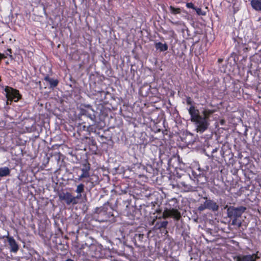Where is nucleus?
Instances as JSON below:
<instances>
[{
    "label": "nucleus",
    "instance_id": "obj_26",
    "mask_svg": "<svg viewBox=\"0 0 261 261\" xmlns=\"http://www.w3.org/2000/svg\"><path fill=\"white\" fill-rule=\"evenodd\" d=\"M194 10L196 11V13L198 15L204 16L205 15V12L203 11L201 8L195 7Z\"/></svg>",
    "mask_w": 261,
    "mask_h": 261
},
{
    "label": "nucleus",
    "instance_id": "obj_38",
    "mask_svg": "<svg viewBox=\"0 0 261 261\" xmlns=\"http://www.w3.org/2000/svg\"><path fill=\"white\" fill-rule=\"evenodd\" d=\"M219 62H221L222 61V59H219L218 60Z\"/></svg>",
    "mask_w": 261,
    "mask_h": 261
},
{
    "label": "nucleus",
    "instance_id": "obj_14",
    "mask_svg": "<svg viewBox=\"0 0 261 261\" xmlns=\"http://www.w3.org/2000/svg\"><path fill=\"white\" fill-rule=\"evenodd\" d=\"M258 258L257 254L253 253L248 255H240L234 259L235 261H256Z\"/></svg>",
    "mask_w": 261,
    "mask_h": 261
},
{
    "label": "nucleus",
    "instance_id": "obj_36",
    "mask_svg": "<svg viewBox=\"0 0 261 261\" xmlns=\"http://www.w3.org/2000/svg\"><path fill=\"white\" fill-rule=\"evenodd\" d=\"M171 23L173 24H177V23H178V22H174L171 21Z\"/></svg>",
    "mask_w": 261,
    "mask_h": 261
},
{
    "label": "nucleus",
    "instance_id": "obj_31",
    "mask_svg": "<svg viewBox=\"0 0 261 261\" xmlns=\"http://www.w3.org/2000/svg\"><path fill=\"white\" fill-rule=\"evenodd\" d=\"M8 53H6L7 56H9L11 58H12V56L11 55L12 54V50L10 48H8L7 50Z\"/></svg>",
    "mask_w": 261,
    "mask_h": 261
},
{
    "label": "nucleus",
    "instance_id": "obj_11",
    "mask_svg": "<svg viewBox=\"0 0 261 261\" xmlns=\"http://www.w3.org/2000/svg\"><path fill=\"white\" fill-rule=\"evenodd\" d=\"M173 188L177 187L183 190L184 192H195L197 191V187L192 186L190 184H187L185 181H180L176 185H173Z\"/></svg>",
    "mask_w": 261,
    "mask_h": 261
},
{
    "label": "nucleus",
    "instance_id": "obj_16",
    "mask_svg": "<svg viewBox=\"0 0 261 261\" xmlns=\"http://www.w3.org/2000/svg\"><path fill=\"white\" fill-rule=\"evenodd\" d=\"M168 224V222L165 220H162L160 218L158 220H157L154 223V229L156 230H165L166 232L167 230H166L167 228V226Z\"/></svg>",
    "mask_w": 261,
    "mask_h": 261
},
{
    "label": "nucleus",
    "instance_id": "obj_32",
    "mask_svg": "<svg viewBox=\"0 0 261 261\" xmlns=\"http://www.w3.org/2000/svg\"><path fill=\"white\" fill-rule=\"evenodd\" d=\"M124 205H125L126 208H127L130 204V202L128 200L123 201Z\"/></svg>",
    "mask_w": 261,
    "mask_h": 261
},
{
    "label": "nucleus",
    "instance_id": "obj_13",
    "mask_svg": "<svg viewBox=\"0 0 261 261\" xmlns=\"http://www.w3.org/2000/svg\"><path fill=\"white\" fill-rule=\"evenodd\" d=\"M234 47L238 54H241L242 51H246L247 47L246 44L243 43L242 39L240 38H234Z\"/></svg>",
    "mask_w": 261,
    "mask_h": 261
},
{
    "label": "nucleus",
    "instance_id": "obj_22",
    "mask_svg": "<svg viewBox=\"0 0 261 261\" xmlns=\"http://www.w3.org/2000/svg\"><path fill=\"white\" fill-rule=\"evenodd\" d=\"M85 139L89 146L91 147V149H94L95 150L97 149L96 141L93 137H86Z\"/></svg>",
    "mask_w": 261,
    "mask_h": 261
},
{
    "label": "nucleus",
    "instance_id": "obj_17",
    "mask_svg": "<svg viewBox=\"0 0 261 261\" xmlns=\"http://www.w3.org/2000/svg\"><path fill=\"white\" fill-rule=\"evenodd\" d=\"M44 80L48 83L49 88L52 89L56 88L59 83V81L57 79L50 77L48 75H46L44 76Z\"/></svg>",
    "mask_w": 261,
    "mask_h": 261
},
{
    "label": "nucleus",
    "instance_id": "obj_12",
    "mask_svg": "<svg viewBox=\"0 0 261 261\" xmlns=\"http://www.w3.org/2000/svg\"><path fill=\"white\" fill-rule=\"evenodd\" d=\"M97 93L100 94L101 100H105L108 103L110 102L111 105H113L112 101L115 100L116 99H118L117 97L113 95L111 93L108 91H98Z\"/></svg>",
    "mask_w": 261,
    "mask_h": 261
},
{
    "label": "nucleus",
    "instance_id": "obj_40",
    "mask_svg": "<svg viewBox=\"0 0 261 261\" xmlns=\"http://www.w3.org/2000/svg\"><path fill=\"white\" fill-rule=\"evenodd\" d=\"M215 151H216V149L213 150V151H212V152H214Z\"/></svg>",
    "mask_w": 261,
    "mask_h": 261
},
{
    "label": "nucleus",
    "instance_id": "obj_20",
    "mask_svg": "<svg viewBox=\"0 0 261 261\" xmlns=\"http://www.w3.org/2000/svg\"><path fill=\"white\" fill-rule=\"evenodd\" d=\"M81 113L82 115H85L89 119H90L93 122L96 121V116L94 115V111H93V112H90L89 111L86 110L85 109H81Z\"/></svg>",
    "mask_w": 261,
    "mask_h": 261
},
{
    "label": "nucleus",
    "instance_id": "obj_23",
    "mask_svg": "<svg viewBox=\"0 0 261 261\" xmlns=\"http://www.w3.org/2000/svg\"><path fill=\"white\" fill-rule=\"evenodd\" d=\"M144 238V235L142 233H136L132 238V240L135 245H137V242H142Z\"/></svg>",
    "mask_w": 261,
    "mask_h": 261
},
{
    "label": "nucleus",
    "instance_id": "obj_15",
    "mask_svg": "<svg viewBox=\"0 0 261 261\" xmlns=\"http://www.w3.org/2000/svg\"><path fill=\"white\" fill-rule=\"evenodd\" d=\"M10 252L16 253L19 250V245L13 237L7 236Z\"/></svg>",
    "mask_w": 261,
    "mask_h": 261
},
{
    "label": "nucleus",
    "instance_id": "obj_24",
    "mask_svg": "<svg viewBox=\"0 0 261 261\" xmlns=\"http://www.w3.org/2000/svg\"><path fill=\"white\" fill-rule=\"evenodd\" d=\"M10 174V170L7 167L0 168V177L9 176Z\"/></svg>",
    "mask_w": 261,
    "mask_h": 261
},
{
    "label": "nucleus",
    "instance_id": "obj_29",
    "mask_svg": "<svg viewBox=\"0 0 261 261\" xmlns=\"http://www.w3.org/2000/svg\"><path fill=\"white\" fill-rule=\"evenodd\" d=\"M186 7L188 8H191L193 10H194L196 7L192 3H187L186 4Z\"/></svg>",
    "mask_w": 261,
    "mask_h": 261
},
{
    "label": "nucleus",
    "instance_id": "obj_27",
    "mask_svg": "<svg viewBox=\"0 0 261 261\" xmlns=\"http://www.w3.org/2000/svg\"><path fill=\"white\" fill-rule=\"evenodd\" d=\"M82 193L77 194V195L76 196H73V198H74L75 199V202H74V205H75L78 203V200L82 198Z\"/></svg>",
    "mask_w": 261,
    "mask_h": 261
},
{
    "label": "nucleus",
    "instance_id": "obj_30",
    "mask_svg": "<svg viewBox=\"0 0 261 261\" xmlns=\"http://www.w3.org/2000/svg\"><path fill=\"white\" fill-rule=\"evenodd\" d=\"M162 210L160 209V208H156L154 211L149 212V214L153 213L154 214L155 213H156L158 214H161L162 213Z\"/></svg>",
    "mask_w": 261,
    "mask_h": 261
},
{
    "label": "nucleus",
    "instance_id": "obj_35",
    "mask_svg": "<svg viewBox=\"0 0 261 261\" xmlns=\"http://www.w3.org/2000/svg\"><path fill=\"white\" fill-rule=\"evenodd\" d=\"M102 62L105 65H106V64L107 63V61L103 58L102 59Z\"/></svg>",
    "mask_w": 261,
    "mask_h": 261
},
{
    "label": "nucleus",
    "instance_id": "obj_37",
    "mask_svg": "<svg viewBox=\"0 0 261 261\" xmlns=\"http://www.w3.org/2000/svg\"><path fill=\"white\" fill-rule=\"evenodd\" d=\"M144 206H145V205L144 204L143 206H142V205H141V208H140V209H141V210H142V208H143V207H144Z\"/></svg>",
    "mask_w": 261,
    "mask_h": 261
},
{
    "label": "nucleus",
    "instance_id": "obj_10",
    "mask_svg": "<svg viewBox=\"0 0 261 261\" xmlns=\"http://www.w3.org/2000/svg\"><path fill=\"white\" fill-rule=\"evenodd\" d=\"M60 200L64 201L67 205H74L75 199L72 194L69 192H62L58 194Z\"/></svg>",
    "mask_w": 261,
    "mask_h": 261
},
{
    "label": "nucleus",
    "instance_id": "obj_21",
    "mask_svg": "<svg viewBox=\"0 0 261 261\" xmlns=\"http://www.w3.org/2000/svg\"><path fill=\"white\" fill-rule=\"evenodd\" d=\"M169 11H170V12L171 13V14H172V15H176V14H179L182 12L184 13H187V11H185V10L181 9L180 8L174 7L173 6H170L169 7Z\"/></svg>",
    "mask_w": 261,
    "mask_h": 261
},
{
    "label": "nucleus",
    "instance_id": "obj_8",
    "mask_svg": "<svg viewBox=\"0 0 261 261\" xmlns=\"http://www.w3.org/2000/svg\"><path fill=\"white\" fill-rule=\"evenodd\" d=\"M6 96L7 98V104H9V101L17 102L21 98V95L19 93L18 90L15 89L12 87L6 86L5 89Z\"/></svg>",
    "mask_w": 261,
    "mask_h": 261
},
{
    "label": "nucleus",
    "instance_id": "obj_19",
    "mask_svg": "<svg viewBox=\"0 0 261 261\" xmlns=\"http://www.w3.org/2000/svg\"><path fill=\"white\" fill-rule=\"evenodd\" d=\"M250 5L253 9L261 12V0H251Z\"/></svg>",
    "mask_w": 261,
    "mask_h": 261
},
{
    "label": "nucleus",
    "instance_id": "obj_6",
    "mask_svg": "<svg viewBox=\"0 0 261 261\" xmlns=\"http://www.w3.org/2000/svg\"><path fill=\"white\" fill-rule=\"evenodd\" d=\"M201 198L204 199L205 201L198 207L197 210L199 212H202L206 209L213 212H216L219 210V205L216 202L206 196L202 197Z\"/></svg>",
    "mask_w": 261,
    "mask_h": 261
},
{
    "label": "nucleus",
    "instance_id": "obj_18",
    "mask_svg": "<svg viewBox=\"0 0 261 261\" xmlns=\"http://www.w3.org/2000/svg\"><path fill=\"white\" fill-rule=\"evenodd\" d=\"M154 46L156 50L160 52L165 51L168 50V45L166 43H162L161 42H155Z\"/></svg>",
    "mask_w": 261,
    "mask_h": 261
},
{
    "label": "nucleus",
    "instance_id": "obj_28",
    "mask_svg": "<svg viewBox=\"0 0 261 261\" xmlns=\"http://www.w3.org/2000/svg\"><path fill=\"white\" fill-rule=\"evenodd\" d=\"M120 246H121V249L118 250V251L120 252V253L121 254L124 253V252L125 251L124 249V244L120 242Z\"/></svg>",
    "mask_w": 261,
    "mask_h": 261
},
{
    "label": "nucleus",
    "instance_id": "obj_9",
    "mask_svg": "<svg viewBox=\"0 0 261 261\" xmlns=\"http://www.w3.org/2000/svg\"><path fill=\"white\" fill-rule=\"evenodd\" d=\"M205 171L203 170H201L199 168L197 169L196 171L192 170V176H190V178H192L193 177L194 178L196 179L197 183L198 184H204L207 181V177L204 174Z\"/></svg>",
    "mask_w": 261,
    "mask_h": 261
},
{
    "label": "nucleus",
    "instance_id": "obj_25",
    "mask_svg": "<svg viewBox=\"0 0 261 261\" xmlns=\"http://www.w3.org/2000/svg\"><path fill=\"white\" fill-rule=\"evenodd\" d=\"M85 185L83 184H80L77 186L75 192L77 194L83 193L84 192Z\"/></svg>",
    "mask_w": 261,
    "mask_h": 261
},
{
    "label": "nucleus",
    "instance_id": "obj_39",
    "mask_svg": "<svg viewBox=\"0 0 261 261\" xmlns=\"http://www.w3.org/2000/svg\"><path fill=\"white\" fill-rule=\"evenodd\" d=\"M145 207L147 208H149V206H146Z\"/></svg>",
    "mask_w": 261,
    "mask_h": 261
},
{
    "label": "nucleus",
    "instance_id": "obj_2",
    "mask_svg": "<svg viewBox=\"0 0 261 261\" xmlns=\"http://www.w3.org/2000/svg\"><path fill=\"white\" fill-rule=\"evenodd\" d=\"M76 247L80 250H85L89 256L95 258L103 257L102 246L96 243L95 240L91 237H86L84 241L77 243Z\"/></svg>",
    "mask_w": 261,
    "mask_h": 261
},
{
    "label": "nucleus",
    "instance_id": "obj_5",
    "mask_svg": "<svg viewBox=\"0 0 261 261\" xmlns=\"http://www.w3.org/2000/svg\"><path fill=\"white\" fill-rule=\"evenodd\" d=\"M179 209V201L177 199L172 198L169 200L166 207V212L169 216L178 220L181 218Z\"/></svg>",
    "mask_w": 261,
    "mask_h": 261
},
{
    "label": "nucleus",
    "instance_id": "obj_34",
    "mask_svg": "<svg viewBox=\"0 0 261 261\" xmlns=\"http://www.w3.org/2000/svg\"><path fill=\"white\" fill-rule=\"evenodd\" d=\"M85 107H87V108H90L91 109L92 112H93V110L92 109V107L90 105H85Z\"/></svg>",
    "mask_w": 261,
    "mask_h": 261
},
{
    "label": "nucleus",
    "instance_id": "obj_1",
    "mask_svg": "<svg viewBox=\"0 0 261 261\" xmlns=\"http://www.w3.org/2000/svg\"><path fill=\"white\" fill-rule=\"evenodd\" d=\"M186 102L190 107L188 109L190 115V120L194 124L197 132L202 133L206 130L209 125V118L213 114V111L207 109L203 108L201 112L193 105L194 101L192 98L188 96Z\"/></svg>",
    "mask_w": 261,
    "mask_h": 261
},
{
    "label": "nucleus",
    "instance_id": "obj_4",
    "mask_svg": "<svg viewBox=\"0 0 261 261\" xmlns=\"http://www.w3.org/2000/svg\"><path fill=\"white\" fill-rule=\"evenodd\" d=\"M91 165L88 162L81 164L79 167H75L73 169L74 181L76 182L82 181L84 178H87L90 177V170Z\"/></svg>",
    "mask_w": 261,
    "mask_h": 261
},
{
    "label": "nucleus",
    "instance_id": "obj_7",
    "mask_svg": "<svg viewBox=\"0 0 261 261\" xmlns=\"http://www.w3.org/2000/svg\"><path fill=\"white\" fill-rule=\"evenodd\" d=\"M226 208L227 217L230 219H232V218H238L240 217L247 210V208L244 206L234 207L233 206H228L226 205L224 207V208Z\"/></svg>",
    "mask_w": 261,
    "mask_h": 261
},
{
    "label": "nucleus",
    "instance_id": "obj_3",
    "mask_svg": "<svg viewBox=\"0 0 261 261\" xmlns=\"http://www.w3.org/2000/svg\"><path fill=\"white\" fill-rule=\"evenodd\" d=\"M94 213L98 215L97 218L99 221H114L115 216L113 208L109 206V202L105 203L103 206L96 207Z\"/></svg>",
    "mask_w": 261,
    "mask_h": 261
},
{
    "label": "nucleus",
    "instance_id": "obj_33",
    "mask_svg": "<svg viewBox=\"0 0 261 261\" xmlns=\"http://www.w3.org/2000/svg\"><path fill=\"white\" fill-rule=\"evenodd\" d=\"M232 219H233V220L232 221V223H231L232 225H236L238 218H232Z\"/></svg>",
    "mask_w": 261,
    "mask_h": 261
}]
</instances>
